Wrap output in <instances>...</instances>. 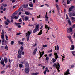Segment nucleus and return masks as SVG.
<instances>
[{
	"label": "nucleus",
	"mask_w": 75,
	"mask_h": 75,
	"mask_svg": "<svg viewBox=\"0 0 75 75\" xmlns=\"http://www.w3.org/2000/svg\"><path fill=\"white\" fill-rule=\"evenodd\" d=\"M25 67L26 68H25V72L26 73H28L29 72V65L28 63L25 64Z\"/></svg>",
	"instance_id": "nucleus-1"
},
{
	"label": "nucleus",
	"mask_w": 75,
	"mask_h": 75,
	"mask_svg": "<svg viewBox=\"0 0 75 75\" xmlns=\"http://www.w3.org/2000/svg\"><path fill=\"white\" fill-rule=\"evenodd\" d=\"M38 31H39V25H36L35 28L33 30V33H35Z\"/></svg>",
	"instance_id": "nucleus-2"
},
{
	"label": "nucleus",
	"mask_w": 75,
	"mask_h": 75,
	"mask_svg": "<svg viewBox=\"0 0 75 75\" xmlns=\"http://www.w3.org/2000/svg\"><path fill=\"white\" fill-rule=\"evenodd\" d=\"M56 66V68L57 69V70H59V68L60 67V65H59V64L58 63L56 64L54 63L53 65V67H55Z\"/></svg>",
	"instance_id": "nucleus-3"
},
{
	"label": "nucleus",
	"mask_w": 75,
	"mask_h": 75,
	"mask_svg": "<svg viewBox=\"0 0 75 75\" xmlns=\"http://www.w3.org/2000/svg\"><path fill=\"white\" fill-rule=\"evenodd\" d=\"M44 51L41 52L40 51H39L40 57L39 58V59H40V58H41V57H42L43 55H44Z\"/></svg>",
	"instance_id": "nucleus-4"
},
{
	"label": "nucleus",
	"mask_w": 75,
	"mask_h": 75,
	"mask_svg": "<svg viewBox=\"0 0 75 75\" xmlns=\"http://www.w3.org/2000/svg\"><path fill=\"white\" fill-rule=\"evenodd\" d=\"M19 55H18V57L19 58H21V51H20V50H19L18 52Z\"/></svg>",
	"instance_id": "nucleus-5"
},
{
	"label": "nucleus",
	"mask_w": 75,
	"mask_h": 75,
	"mask_svg": "<svg viewBox=\"0 0 75 75\" xmlns=\"http://www.w3.org/2000/svg\"><path fill=\"white\" fill-rule=\"evenodd\" d=\"M69 74H70V73H69V70L68 69L67 71L64 74V75H68Z\"/></svg>",
	"instance_id": "nucleus-6"
},
{
	"label": "nucleus",
	"mask_w": 75,
	"mask_h": 75,
	"mask_svg": "<svg viewBox=\"0 0 75 75\" xmlns=\"http://www.w3.org/2000/svg\"><path fill=\"white\" fill-rule=\"evenodd\" d=\"M31 32L28 31L26 33V37H30V35L31 34Z\"/></svg>",
	"instance_id": "nucleus-7"
},
{
	"label": "nucleus",
	"mask_w": 75,
	"mask_h": 75,
	"mask_svg": "<svg viewBox=\"0 0 75 75\" xmlns=\"http://www.w3.org/2000/svg\"><path fill=\"white\" fill-rule=\"evenodd\" d=\"M1 63L2 65H3L4 67L5 66V64H4V60L2 59L1 61Z\"/></svg>",
	"instance_id": "nucleus-8"
},
{
	"label": "nucleus",
	"mask_w": 75,
	"mask_h": 75,
	"mask_svg": "<svg viewBox=\"0 0 75 75\" xmlns=\"http://www.w3.org/2000/svg\"><path fill=\"white\" fill-rule=\"evenodd\" d=\"M54 55L55 56V58L56 59H57V58H58V56L57 54V53H54Z\"/></svg>",
	"instance_id": "nucleus-9"
},
{
	"label": "nucleus",
	"mask_w": 75,
	"mask_h": 75,
	"mask_svg": "<svg viewBox=\"0 0 75 75\" xmlns=\"http://www.w3.org/2000/svg\"><path fill=\"white\" fill-rule=\"evenodd\" d=\"M45 18L47 19L46 20V21H48V13L47 12H46V14L45 15Z\"/></svg>",
	"instance_id": "nucleus-10"
},
{
	"label": "nucleus",
	"mask_w": 75,
	"mask_h": 75,
	"mask_svg": "<svg viewBox=\"0 0 75 75\" xmlns=\"http://www.w3.org/2000/svg\"><path fill=\"white\" fill-rule=\"evenodd\" d=\"M37 48H36L35 49L34 51L33 52V55H35V54H36V52H37Z\"/></svg>",
	"instance_id": "nucleus-11"
},
{
	"label": "nucleus",
	"mask_w": 75,
	"mask_h": 75,
	"mask_svg": "<svg viewBox=\"0 0 75 75\" xmlns=\"http://www.w3.org/2000/svg\"><path fill=\"white\" fill-rule=\"evenodd\" d=\"M25 13L26 15H31H31H31V13H30L29 12H27V11L25 12Z\"/></svg>",
	"instance_id": "nucleus-12"
},
{
	"label": "nucleus",
	"mask_w": 75,
	"mask_h": 75,
	"mask_svg": "<svg viewBox=\"0 0 75 75\" xmlns=\"http://www.w3.org/2000/svg\"><path fill=\"white\" fill-rule=\"evenodd\" d=\"M3 39V40H2V45H6V41H4V39Z\"/></svg>",
	"instance_id": "nucleus-13"
},
{
	"label": "nucleus",
	"mask_w": 75,
	"mask_h": 75,
	"mask_svg": "<svg viewBox=\"0 0 75 75\" xmlns=\"http://www.w3.org/2000/svg\"><path fill=\"white\" fill-rule=\"evenodd\" d=\"M31 75H37L39 74V73L38 72H35V73H31Z\"/></svg>",
	"instance_id": "nucleus-14"
},
{
	"label": "nucleus",
	"mask_w": 75,
	"mask_h": 75,
	"mask_svg": "<svg viewBox=\"0 0 75 75\" xmlns=\"http://www.w3.org/2000/svg\"><path fill=\"white\" fill-rule=\"evenodd\" d=\"M74 45H72L71 47L70 50H74Z\"/></svg>",
	"instance_id": "nucleus-15"
},
{
	"label": "nucleus",
	"mask_w": 75,
	"mask_h": 75,
	"mask_svg": "<svg viewBox=\"0 0 75 75\" xmlns=\"http://www.w3.org/2000/svg\"><path fill=\"white\" fill-rule=\"evenodd\" d=\"M56 8H57V10L58 11H59V8L58 7V5L57 4H56Z\"/></svg>",
	"instance_id": "nucleus-16"
},
{
	"label": "nucleus",
	"mask_w": 75,
	"mask_h": 75,
	"mask_svg": "<svg viewBox=\"0 0 75 75\" xmlns=\"http://www.w3.org/2000/svg\"><path fill=\"white\" fill-rule=\"evenodd\" d=\"M68 37L71 43H72V39H71V36H68Z\"/></svg>",
	"instance_id": "nucleus-17"
},
{
	"label": "nucleus",
	"mask_w": 75,
	"mask_h": 75,
	"mask_svg": "<svg viewBox=\"0 0 75 75\" xmlns=\"http://www.w3.org/2000/svg\"><path fill=\"white\" fill-rule=\"evenodd\" d=\"M29 6L30 7H33V3L31 2H30L29 4Z\"/></svg>",
	"instance_id": "nucleus-18"
},
{
	"label": "nucleus",
	"mask_w": 75,
	"mask_h": 75,
	"mask_svg": "<svg viewBox=\"0 0 75 75\" xmlns=\"http://www.w3.org/2000/svg\"><path fill=\"white\" fill-rule=\"evenodd\" d=\"M42 29L40 31V32L38 34V35H40L42 34Z\"/></svg>",
	"instance_id": "nucleus-19"
},
{
	"label": "nucleus",
	"mask_w": 75,
	"mask_h": 75,
	"mask_svg": "<svg viewBox=\"0 0 75 75\" xmlns=\"http://www.w3.org/2000/svg\"><path fill=\"white\" fill-rule=\"evenodd\" d=\"M74 8V6H71L69 8V11H72V9Z\"/></svg>",
	"instance_id": "nucleus-20"
},
{
	"label": "nucleus",
	"mask_w": 75,
	"mask_h": 75,
	"mask_svg": "<svg viewBox=\"0 0 75 75\" xmlns=\"http://www.w3.org/2000/svg\"><path fill=\"white\" fill-rule=\"evenodd\" d=\"M45 28H46L47 30H50V28L48 27V26H47V25H45Z\"/></svg>",
	"instance_id": "nucleus-21"
},
{
	"label": "nucleus",
	"mask_w": 75,
	"mask_h": 75,
	"mask_svg": "<svg viewBox=\"0 0 75 75\" xmlns=\"http://www.w3.org/2000/svg\"><path fill=\"white\" fill-rule=\"evenodd\" d=\"M25 19H24V20H25V21H27V20L29 19V18L27 16L25 17Z\"/></svg>",
	"instance_id": "nucleus-22"
},
{
	"label": "nucleus",
	"mask_w": 75,
	"mask_h": 75,
	"mask_svg": "<svg viewBox=\"0 0 75 75\" xmlns=\"http://www.w3.org/2000/svg\"><path fill=\"white\" fill-rule=\"evenodd\" d=\"M52 62H53V63H54V62H55L56 61H57L56 59H54L53 58L52 60Z\"/></svg>",
	"instance_id": "nucleus-23"
},
{
	"label": "nucleus",
	"mask_w": 75,
	"mask_h": 75,
	"mask_svg": "<svg viewBox=\"0 0 75 75\" xmlns=\"http://www.w3.org/2000/svg\"><path fill=\"white\" fill-rule=\"evenodd\" d=\"M4 60L5 61V63L6 64L7 62V58H4Z\"/></svg>",
	"instance_id": "nucleus-24"
},
{
	"label": "nucleus",
	"mask_w": 75,
	"mask_h": 75,
	"mask_svg": "<svg viewBox=\"0 0 75 75\" xmlns=\"http://www.w3.org/2000/svg\"><path fill=\"white\" fill-rule=\"evenodd\" d=\"M72 54L74 57H75V51H72L71 52Z\"/></svg>",
	"instance_id": "nucleus-25"
},
{
	"label": "nucleus",
	"mask_w": 75,
	"mask_h": 75,
	"mask_svg": "<svg viewBox=\"0 0 75 75\" xmlns=\"http://www.w3.org/2000/svg\"><path fill=\"white\" fill-rule=\"evenodd\" d=\"M18 43L19 44H21V45H23L24 43L23 42H21L20 41H18Z\"/></svg>",
	"instance_id": "nucleus-26"
},
{
	"label": "nucleus",
	"mask_w": 75,
	"mask_h": 75,
	"mask_svg": "<svg viewBox=\"0 0 75 75\" xmlns=\"http://www.w3.org/2000/svg\"><path fill=\"white\" fill-rule=\"evenodd\" d=\"M1 6H4V7H5L7 6V4H1Z\"/></svg>",
	"instance_id": "nucleus-27"
},
{
	"label": "nucleus",
	"mask_w": 75,
	"mask_h": 75,
	"mask_svg": "<svg viewBox=\"0 0 75 75\" xmlns=\"http://www.w3.org/2000/svg\"><path fill=\"white\" fill-rule=\"evenodd\" d=\"M17 13L16 12H15L13 14V16H16V15H17Z\"/></svg>",
	"instance_id": "nucleus-28"
},
{
	"label": "nucleus",
	"mask_w": 75,
	"mask_h": 75,
	"mask_svg": "<svg viewBox=\"0 0 75 75\" xmlns=\"http://www.w3.org/2000/svg\"><path fill=\"white\" fill-rule=\"evenodd\" d=\"M18 17H19V16L18 15V17L16 16H14V18L15 19H16V20L18 19Z\"/></svg>",
	"instance_id": "nucleus-29"
},
{
	"label": "nucleus",
	"mask_w": 75,
	"mask_h": 75,
	"mask_svg": "<svg viewBox=\"0 0 75 75\" xmlns=\"http://www.w3.org/2000/svg\"><path fill=\"white\" fill-rule=\"evenodd\" d=\"M15 24L16 25H20L21 24V23H17L16 22L15 23Z\"/></svg>",
	"instance_id": "nucleus-30"
},
{
	"label": "nucleus",
	"mask_w": 75,
	"mask_h": 75,
	"mask_svg": "<svg viewBox=\"0 0 75 75\" xmlns=\"http://www.w3.org/2000/svg\"><path fill=\"white\" fill-rule=\"evenodd\" d=\"M5 23L6 25H8V24H10V23H9L8 22H7L6 21H5Z\"/></svg>",
	"instance_id": "nucleus-31"
},
{
	"label": "nucleus",
	"mask_w": 75,
	"mask_h": 75,
	"mask_svg": "<svg viewBox=\"0 0 75 75\" xmlns=\"http://www.w3.org/2000/svg\"><path fill=\"white\" fill-rule=\"evenodd\" d=\"M19 67L20 68H23V65L21 64H19Z\"/></svg>",
	"instance_id": "nucleus-32"
},
{
	"label": "nucleus",
	"mask_w": 75,
	"mask_h": 75,
	"mask_svg": "<svg viewBox=\"0 0 75 75\" xmlns=\"http://www.w3.org/2000/svg\"><path fill=\"white\" fill-rule=\"evenodd\" d=\"M69 17H71V16H72V14L71 12H69Z\"/></svg>",
	"instance_id": "nucleus-33"
},
{
	"label": "nucleus",
	"mask_w": 75,
	"mask_h": 75,
	"mask_svg": "<svg viewBox=\"0 0 75 75\" xmlns=\"http://www.w3.org/2000/svg\"><path fill=\"white\" fill-rule=\"evenodd\" d=\"M20 49H21V50L22 51L24 49V47H23L21 46V47Z\"/></svg>",
	"instance_id": "nucleus-34"
},
{
	"label": "nucleus",
	"mask_w": 75,
	"mask_h": 75,
	"mask_svg": "<svg viewBox=\"0 0 75 75\" xmlns=\"http://www.w3.org/2000/svg\"><path fill=\"white\" fill-rule=\"evenodd\" d=\"M27 37V41H29V40H30V38H29L30 37V36H26Z\"/></svg>",
	"instance_id": "nucleus-35"
},
{
	"label": "nucleus",
	"mask_w": 75,
	"mask_h": 75,
	"mask_svg": "<svg viewBox=\"0 0 75 75\" xmlns=\"http://www.w3.org/2000/svg\"><path fill=\"white\" fill-rule=\"evenodd\" d=\"M71 18L72 20H73L74 21H75V18L72 17H71Z\"/></svg>",
	"instance_id": "nucleus-36"
},
{
	"label": "nucleus",
	"mask_w": 75,
	"mask_h": 75,
	"mask_svg": "<svg viewBox=\"0 0 75 75\" xmlns=\"http://www.w3.org/2000/svg\"><path fill=\"white\" fill-rule=\"evenodd\" d=\"M8 46H7L6 45L5 46V49L7 50H8Z\"/></svg>",
	"instance_id": "nucleus-37"
},
{
	"label": "nucleus",
	"mask_w": 75,
	"mask_h": 75,
	"mask_svg": "<svg viewBox=\"0 0 75 75\" xmlns=\"http://www.w3.org/2000/svg\"><path fill=\"white\" fill-rule=\"evenodd\" d=\"M21 17H22V19L23 20V21H24V18L23 17H24V15H22L21 16Z\"/></svg>",
	"instance_id": "nucleus-38"
},
{
	"label": "nucleus",
	"mask_w": 75,
	"mask_h": 75,
	"mask_svg": "<svg viewBox=\"0 0 75 75\" xmlns=\"http://www.w3.org/2000/svg\"><path fill=\"white\" fill-rule=\"evenodd\" d=\"M4 31L3 30L2 31V35H4Z\"/></svg>",
	"instance_id": "nucleus-39"
},
{
	"label": "nucleus",
	"mask_w": 75,
	"mask_h": 75,
	"mask_svg": "<svg viewBox=\"0 0 75 75\" xmlns=\"http://www.w3.org/2000/svg\"><path fill=\"white\" fill-rule=\"evenodd\" d=\"M28 4L25 5L24 6V8H27V7H28Z\"/></svg>",
	"instance_id": "nucleus-40"
},
{
	"label": "nucleus",
	"mask_w": 75,
	"mask_h": 75,
	"mask_svg": "<svg viewBox=\"0 0 75 75\" xmlns=\"http://www.w3.org/2000/svg\"><path fill=\"white\" fill-rule=\"evenodd\" d=\"M68 22L69 25H71V21H70V20H68Z\"/></svg>",
	"instance_id": "nucleus-41"
},
{
	"label": "nucleus",
	"mask_w": 75,
	"mask_h": 75,
	"mask_svg": "<svg viewBox=\"0 0 75 75\" xmlns=\"http://www.w3.org/2000/svg\"><path fill=\"white\" fill-rule=\"evenodd\" d=\"M69 3H70V1H69V0H68L67 1V3L68 4H69Z\"/></svg>",
	"instance_id": "nucleus-42"
},
{
	"label": "nucleus",
	"mask_w": 75,
	"mask_h": 75,
	"mask_svg": "<svg viewBox=\"0 0 75 75\" xmlns=\"http://www.w3.org/2000/svg\"><path fill=\"white\" fill-rule=\"evenodd\" d=\"M52 50H49V51H48V53H50V52H52Z\"/></svg>",
	"instance_id": "nucleus-43"
},
{
	"label": "nucleus",
	"mask_w": 75,
	"mask_h": 75,
	"mask_svg": "<svg viewBox=\"0 0 75 75\" xmlns=\"http://www.w3.org/2000/svg\"><path fill=\"white\" fill-rule=\"evenodd\" d=\"M47 47V45H43V47H44V48H46Z\"/></svg>",
	"instance_id": "nucleus-44"
},
{
	"label": "nucleus",
	"mask_w": 75,
	"mask_h": 75,
	"mask_svg": "<svg viewBox=\"0 0 75 75\" xmlns=\"http://www.w3.org/2000/svg\"><path fill=\"white\" fill-rule=\"evenodd\" d=\"M69 31L70 32H72V28H69Z\"/></svg>",
	"instance_id": "nucleus-45"
},
{
	"label": "nucleus",
	"mask_w": 75,
	"mask_h": 75,
	"mask_svg": "<svg viewBox=\"0 0 75 75\" xmlns=\"http://www.w3.org/2000/svg\"><path fill=\"white\" fill-rule=\"evenodd\" d=\"M57 50H59V46L58 45H57Z\"/></svg>",
	"instance_id": "nucleus-46"
},
{
	"label": "nucleus",
	"mask_w": 75,
	"mask_h": 75,
	"mask_svg": "<svg viewBox=\"0 0 75 75\" xmlns=\"http://www.w3.org/2000/svg\"><path fill=\"white\" fill-rule=\"evenodd\" d=\"M75 67V66L74 65H71V68H74Z\"/></svg>",
	"instance_id": "nucleus-47"
},
{
	"label": "nucleus",
	"mask_w": 75,
	"mask_h": 75,
	"mask_svg": "<svg viewBox=\"0 0 75 75\" xmlns=\"http://www.w3.org/2000/svg\"><path fill=\"white\" fill-rule=\"evenodd\" d=\"M14 42L13 41H12L11 42V44L12 45H13V44H14Z\"/></svg>",
	"instance_id": "nucleus-48"
},
{
	"label": "nucleus",
	"mask_w": 75,
	"mask_h": 75,
	"mask_svg": "<svg viewBox=\"0 0 75 75\" xmlns=\"http://www.w3.org/2000/svg\"><path fill=\"white\" fill-rule=\"evenodd\" d=\"M5 36H6V40L7 41L8 40V39H7V38H8V37H7V35H6Z\"/></svg>",
	"instance_id": "nucleus-49"
},
{
	"label": "nucleus",
	"mask_w": 75,
	"mask_h": 75,
	"mask_svg": "<svg viewBox=\"0 0 75 75\" xmlns=\"http://www.w3.org/2000/svg\"><path fill=\"white\" fill-rule=\"evenodd\" d=\"M49 59V57H47L46 58V60H47L48 61Z\"/></svg>",
	"instance_id": "nucleus-50"
},
{
	"label": "nucleus",
	"mask_w": 75,
	"mask_h": 75,
	"mask_svg": "<svg viewBox=\"0 0 75 75\" xmlns=\"http://www.w3.org/2000/svg\"><path fill=\"white\" fill-rule=\"evenodd\" d=\"M52 55V53H50L49 54V57H51Z\"/></svg>",
	"instance_id": "nucleus-51"
},
{
	"label": "nucleus",
	"mask_w": 75,
	"mask_h": 75,
	"mask_svg": "<svg viewBox=\"0 0 75 75\" xmlns=\"http://www.w3.org/2000/svg\"><path fill=\"white\" fill-rule=\"evenodd\" d=\"M1 38H2V39H3V38H4V35H1Z\"/></svg>",
	"instance_id": "nucleus-52"
},
{
	"label": "nucleus",
	"mask_w": 75,
	"mask_h": 75,
	"mask_svg": "<svg viewBox=\"0 0 75 75\" xmlns=\"http://www.w3.org/2000/svg\"><path fill=\"white\" fill-rule=\"evenodd\" d=\"M66 19H67V20H68V15L67 14H66Z\"/></svg>",
	"instance_id": "nucleus-53"
},
{
	"label": "nucleus",
	"mask_w": 75,
	"mask_h": 75,
	"mask_svg": "<svg viewBox=\"0 0 75 75\" xmlns=\"http://www.w3.org/2000/svg\"><path fill=\"white\" fill-rule=\"evenodd\" d=\"M13 16H11V19H14V17H13Z\"/></svg>",
	"instance_id": "nucleus-54"
},
{
	"label": "nucleus",
	"mask_w": 75,
	"mask_h": 75,
	"mask_svg": "<svg viewBox=\"0 0 75 75\" xmlns=\"http://www.w3.org/2000/svg\"><path fill=\"white\" fill-rule=\"evenodd\" d=\"M45 71H48V68L47 67H46V68H45Z\"/></svg>",
	"instance_id": "nucleus-55"
},
{
	"label": "nucleus",
	"mask_w": 75,
	"mask_h": 75,
	"mask_svg": "<svg viewBox=\"0 0 75 75\" xmlns=\"http://www.w3.org/2000/svg\"><path fill=\"white\" fill-rule=\"evenodd\" d=\"M19 22H21L22 21V20H21V19L20 18L19 20Z\"/></svg>",
	"instance_id": "nucleus-56"
},
{
	"label": "nucleus",
	"mask_w": 75,
	"mask_h": 75,
	"mask_svg": "<svg viewBox=\"0 0 75 75\" xmlns=\"http://www.w3.org/2000/svg\"><path fill=\"white\" fill-rule=\"evenodd\" d=\"M40 15H39L37 17L38 18H41V17H40Z\"/></svg>",
	"instance_id": "nucleus-57"
},
{
	"label": "nucleus",
	"mask_w": 75,
	"mask_h": 75,
	"mask_svg": "<svg viewBox=\"0 0 75 75\" xmlns=\"http://www.w3.org/2000/svg\"><path fill=\"white\" fill-rule=\"evenodd\" d=\"M7 22H8V23H10V21H9V20L8 19L7 20Z\"/></svg>",
	"instance_id": "nucleus-58"
},
{
	"label": "nucleus",
	"mask_w": 75,
	"mask_h": 75,
	"mask_svg": "<svg viewBox=\"0 0 75 75\" xmlns=\"http://www.w3.org/2000/svg\"><path fill=\"white\" fill-rule=\"evenodd\" d=\"M50 20L51 21V22L52 23V22L53 21V20H52V18H50Z\"/></svg>",
	"instance_id": "nucleus-59"
},
{
	"label": "nucleus",
	"mask_w": 75,
	"mask_h": 75,
	"mask_svg": "<svg viewBox=\"0 0 75 75\" xmlns=\"http://www.w3.org/2000/svg\"><path fill=\"white\" fill-rule=\"evenodd\" d=\"M16 26H17L18 27V28H21V25H16Z\"/></svg>",
	"instance_id": "nucleus-60"
},
{
	"label": "nucleus",
	"mask_w": 75,
	"mask_h": 75,
	"mask_svg": "<svg viewBox=\"0 0 75 75\" xmlns=\"http://www.w3.org/2000/svg\"><path fill=\"white\" fill-rule=\"evenodd\" d=\"M21 34L20 33H19L17 34V35H20Z\"/></svg>",
	"instance_id": "nucleus-61"
},
{
	"label": "nucleus",
	"mask_w": 75,
	"mask_h": 75,
	"mask_svg": "<svg viewBox=\"0 0 75 75\" xmlns=\"http://www.w3.org/2000/svg\"><path fill=\"white\" fill-rule=\"evenodd\" d=\"M16 7H17V6L16 5H15L13 7V8H16Z\"/></svg>",
	"instance_id": "nucleus-62"
},
{
	"label": "nucleus",
	"mask_w": 75,
	"mask_h": 75,
	"mask_svg": "<svg viewBox=\"0 0 75 75\" xmlns=\"http://www.w3.org/2000/svg\"><path fill=\"white\" fill-rule=\"evenodd\" d=\"M33 8H29V10H33Z\"/></svg>",
	"instance_id": "nucleus-63"
},
{
	"label": "nucleus",
	"mask_w": 75,
	"mask_h": 75,
	"mask_svg": "<svg viewBox=\"0 0 75 75\" xmlns=\"http://www.w3.org/2000/svg\"><path fill=\"white\" fill-rule=\"evenodd\" d=\"M47 72V71H46V70H45L44 72V74H46V73Z\"/></svg>",
	"instance_id": "nucleus-64"
}]
</instances>
